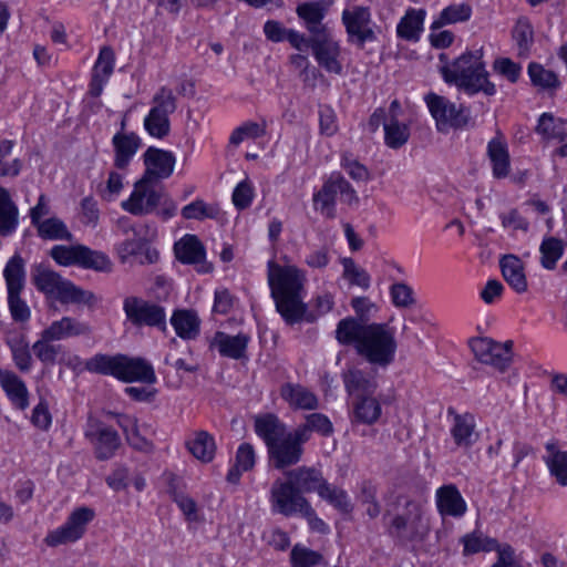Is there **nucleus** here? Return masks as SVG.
<instances>
[{
	"instance_id": "45",
	"label": "nucleus",
	"mask_w": 567,
	"mask_h": 567,
	"mask_svg": "<svg viewBox=\"0 0 567 567\" xmlns=\"http://www.w3.org/2000/svg\"><path fill=\"white\" fill-rule=\"evenodd\" d=\"M564 241L556 237H545L539 246L540 265L547 270H554L564 254Z\"/></svg>"
},
{
	"instance_id": "51",
	"label": "nucleus",
	"mask_w": 567,
	"mask_h": 567,
	"mask_svg": "<svg viewBox=\"0 0 567 567\" xmlns=\"http://www.w3.org/2000/svg\"><path fill=\"white\" fill-rule=\"evenodd\" d=\"M357 499L365 507V513L371 519L380 515L381 505L377 499V487L371 482H362Z\"/></svg>"
},
{
	"instance_id": "3",
	"label": "nucleus",
	"mask_w": 567,
	"mask_h": 567,
	"mask_svg": "<svg viewBox=\"0 0 567 567\" xmlns=\"http://www.w3.org/2000/svg\"><path fill=\"white\" fill-rule=\"evenodd\" d=\"M482 58V49L463 53L452 64L441 68L443 79L470 94L484 92L486 95H494L496 89L487 79L488 73Z\"/></svg>"
},
{
	"instance_id": "32",
	"label": "nucleus",
	"mask_w": 567,
	"mask_h": 567,
	"mask_svg": "<svg viewBox=\"0 0 567 567\" xmlns=\"http://www.w3.org/2000/svg\"><path fill=\"white\" fill-rule=\"evenodd\" d=\"M451 435L457 447L470 449L477 440L478 434L475 431V420L470 413L455 414Z\"/></svg>"
},
{
	"instance_id": "30",
	"label": "nucleus",
	"mask_w": 567,
	"mask_h": 567,
	"mask_svg": "<svg viewBox=\"0 0 567 567\" xmlns=\"http://www.w3.org/2000/svg\"><path fill=\"white\" fill-rule=\"evenodd\" d=\"M0 385L17 409L25 410L28 408V389L24 382L14 372L0 370Z\"/></svg>"
},
{
	"instance_id": "43",
	"label": "nucleus",
	"mask_w": 567,
	"mask_h": 567,
	"mask_svg": "<svg viewBox=\"0 0 567 567\" xmlns=\"http://www.w3.org/2000/svg\"><path fill=\"white\" fill-rule=\"evenodd\" d=\"M255 451L249 443L239 445L236 453L235 465L227 474V481L231 484H237L240 480L241 473L250 471L255 465Z\"/></svg>"
},
{
	"instance_id": "64",
	"label": "nucleus",
	"mask_w": 567,
	"mask_h": 567,
	"mask_svg": "<svg viewBox=\"0 0 567 567\" xmlns=\"http://www.w3.org/2000/svg\"><path fill=\"white\" fill-rule=\"evenodd\" d=\"M254 198V187L249 179L240 182L233 192V203L237 209H246Z\"/></svg>"
},
{
	"instance_id": "39",
	"label": "nucleus",
	"mask_w": 567,
	"mask_h": 567,
	"mask_svg": "<svg viewBox=\"0 0 567 567\" xmlns=\"http://www.w3.org/2000/svg\"><path fill=\"white\" fill-rule=\"evenodd\" d=\"M381 404L372 395H363L357 398L353 404L354 420L362 424H373L381 416Z\"/></svg>"
},
{
	"instance_id": "56",
	"label": "nucleus",
	"mask_w": 567,
	"mask_h": 567,
	"mask_svg": "<svg viewBox=\"0 0 567 567\" xmlns=\"http://www.w3.org/2000/svg\"><path fill=\"white\" fill-rule=\"evenodd\" d=\"M464 545L463 554L473 555L480 551H488L496 548L497 543L483 536L482 533L473 532L462 537Z\"/></svg>"
},
{
	"instance_id": "21",
	"label": "nucleus",
	"mask_w": 567,
	"mask_h": 567,
	"mask_svg": "<svg viewBox=\"0 0 567 567\" xmlns=\"http://www.w3.org/2000/svg\"><path fill=\"white\" fill-rule=\"evenodd\" d=\"M342 381L347 393L355 398L373 395L378 388L375 378L358 367H349L343 371Z\"/></svg>"
},
{
	"instance_id": "41",
	"label": "nucleus",
	"mask_w": 567,
	"mask_h": 567,
	"mask_svg": "<svg viewBox=\"0 0 567 567\" xmlns=\"http://www.w3.org/2000/svg\"><path fill=\"white\" fill-rule=\"evenodd\" d=\"M35 229L38 236L43 240L71 241L73 239V235L65 223L55 216L45 218Z\"/></svg>"
},
{
	"instance_id": "54",
	"label": "nucleus",
	"mask_w": 567,
	"mask_h": 567,
	"mask_svg": "<svg viewBox=\"0 0 567 567\" xmlns=\"http://www.w3.org/2000/svg\"><path fill=\"white\" fill-rule=\"evenodd\" d=\"M219 215L218 205L206 204L202 199H196L193 203L186 205L182 209V216L185 219H205V218H217Z\"/></svg>"
},
{
	"instance_id": "14",
	"label": "nucleus",
	"mask_w": 567,
	"mask_h": 567,
	"mask_svg": "<svg viewBox=\"0 0 567 567\" xmlns=\"http://www.w3.org/2000/svg\"><path fill=\"white\" fill-rule=\"evenodd\" d=\"M165 196L161 187L154 183L141 178L134 185L130 197L122 202L121 206L127 213L135 216H143L153 213Z\"/></svg>"
},
{
	"instance_id": "60",
	"label": "nucleus",
	"mask_w": 567,
	"mask_h": 567,
	"mask_svg": "<svg viewBox=\"0 0 567 567\" xmlns=\"http://www.w3.org/2000/svg\"><path fill=\"white\" fill-rule=\"evenodd\" d=\"M292 567H316L323 561L318 551L296 545L290 553Z\"/></svg>"
},
{
	"instance_id": "1",
	"label": "nucleus",
	"mask_w": 567,
	"mask_h": 567,
	"mask_svg": "<svg viewBox=\"0 0 567 567\" xmlns=\"http://www.w3.org/2000/svg\"><path fill=\"white\" fill-rule=\"evenodd\" d=\"M336 339L342 346H353L355 352L370 364L385 368L395 358V330L388 323H361L354 318L340 320Z\"/></svg>"
},
{
	"instance_id": "2",
	"label": "nucleus",
	"mask_w": 567,
	"mask_h": 567,
	"mask_svg": "<svg viewBox=\"0 0 567 567\" xmlns=\"http://www.w3.org/2000/svg\"><path fill=\"white\" fill-rule=\"evenodd\" d=\"M305 275L295 266H280L268 262V284L276 309L286 323L300 322L306 315L307 305L302 301Z\"/></svg>"
},
{
	"instance_id": "61",
	"label": "nucleus",
	"mask_w": 567,
	"mask_h": 567,
	"mask_svg": "<svg viewBox=\"0 0 567 567\" xmlns=\"http://www.w3.org/2000/svg\"><path fill=\"white\" fill-rule=\"evenodd\" d=\"M471 17V8L467 4H453L445 8L440 16V19L433 22L432 28H440L446 23H455L466 21Z\"/></svg>"
},
{
	"instance_id": "15",
	"label": "nucleus",
	"mask_w": 567,
	"mask_h": 567,
	"mask_svg": "<svg viewBox=\"0 0 567 567\" xmlns=\"http://www.w3.org/2000/svg\"><path fill=\"white\" fill-rule=\"evenodd\" d=\"M269 499L272 512L287 517L299 514L308 503L288 480L280 478L272 483Z\"/></svg>"
},
{
	"instance_id": "26",
	"label": "nucleus",
	"mask_w": 567,
	"mask_h": 567,
	"mask_svg": "<svg viewBox=\"0 0 567 567\" xmlns=\"http://www.w3.org/2000/svg\"><path fill=\"white\" fill-rule=\"evenodd\" d=\"M287 480L296 489L303 495L305 493L317 492L322 489L326 480L322 473L315 467L301 466L286 473Z\"/></svg>"
},
{
	"instance_id": "44",
	"label": "nucleus",
	"mask_w": 567,
	"mask_h": 567,
	"mask_svg": "<svg viewBox=\"0 0 567 567\" xmlns=\"http://www.w3.org/2000/svg\"><path fill=\"white\" fill-rule=\"evenodd\" d=\"M536 131L547 140L565 141L567 137V121L544 113L538 120Z\"/></svg>"
},
{
	"instance_id": "35",
	"label": "nucleus",
	"mask_w": 567,
	"mask_h": 567,
	"mask_svg": "<svg viewBox=\"0 0 567 567\" xmlns=\"http://www.w3.org/2000/svg\"><path fill=\"white\" fill-rule=\"evenodd\" d=\"M487 155L492 163L493 176L504 178L509 174V154L502 137L492 138L487 145Z\"/></svg>"
},
{
	"instance_id": "29",
	"label": "nucleus",
	"mask_w": 567,
	"mask_h": 567,
	"mask_svg": "<svg viewBox=\"0 0 567 567\" xmlns=\"http://www.w3.org/2000/svg\"><path fill=\"white\" fill-rule=\"evenodd\" d=\"M255 431L265 441L268 450L289 433L286 425L271 413L255 419Z\"/></svg>"
},
{
	"instance_id": "12",
	"label": "nucleus",
	"mask_w": 567,
	"mask_h": 567,
	"mask_svg": "<svg viewBox=\"0 0 567 567\" xmlns=\"http://www.w3.org/2000/svg\"><path fill=\"white\" fill-rule=\"evenodd\" d=\"M127 320L135 327H156L166 331L165 308L138 297H127L123 302Z\"/></svg>"
},
{
	"instance_id": "17",
	"label": "nucleus",
	"mask_w": 567,
	"mask_h": 567,
	"mask_svg": "<svg viewBox=\"0 0 567 567\" xmlns=\"http://www.w3.org/2000/svg\"><path fill=\"white\" fill-rule=\"evenodd\" d=\"M85 437L94 445L95 457L100 461L113 457L121 445L115 430L94 420L89 421Z\"/></svg>"
},
{
	"instance_id": "50",
	"label": "nucleus",
	"mask_w": 567,
	"mask_h": 567,
	"mask_svg": "<svg viewBox=\"0 0 567 567\" xmlns=\"http://www.w3.org/2000/svg\"><path fill=\"white\" fill-rule=\"evenodd\" d=\"M389 292L391 301L395 308L410 309L416 305L413 288L403 281L392 284Z\"/></svg>"
},
{
	"instance_id": "19",
	"label": "nucleus",
	"mask_w": 567,
	"mask_h": 567,
	"mask_svg": "<svg viewBox=\"0 0 567 567\" xmlns=\"http://www.w3.org/2000/svg\"><path fill=\"white\" fill-rule=\"evenodd\" d=\"M175 156L172 152L148 147L144 153L145 173L142 178L151 183L168 178L175 166Z\"/></svg>"
},
{
	"instance_id": "18",
	"label": "nucleus",
	"mask_w": 567,
	"mask_h": 567,
	"mask_svg": "<svg viewBox=\"0 0 567 567\" xmlns=\"http://www.w3.org/2000/svg\"><path fill=\"white\" fill-rule=\"evenodd\" d=\"M309 43L320 66L329 73L341 74L342 64L339 60L341 53L340 45L331 38L329 32L312 37L309 39Z\"/></svg>"
},
{
	"instance_id": "16",
	"label": "nucleus",
	"mask_w": 567,
	"mask_h": 567,
	"mask_svg": "<svg viewBox=\"0 0 567 567\" xmlns=\"http://www.w3.org/2000/svg\"><path fill=\"white\" fill-rule=\"evenodd\" d=\"M306 442V432L301 431L298 433L295 430L268 450L269 458L274 463L275 468L284 470L299 463L303 453L302 445Z\"/></svg>"
},
{
	"instance_id": "23",
	"label": "nucleus",
	"mask_w": 567,
	"mask_h": 567,
	"mask_svg": "<svg viewBox=\"0 0 567 567\" xmlns=\"http://www.w3.org/2000/svg\"><path fill=\"white\" fill-rule=\"evenodd\" d=\"M114 166L125 169L141 147V138L133 132H117L113 138Z\"/></svg>"
},
{
	"instance_id": "20",
	"label": "nucleus",
	"mask_w": 567,
	"mask_h": 567,
	"mask_svg": "<svg viewBox=\"0 0 567 567\" xmlns=\"http://www.w3.org/2000/svg\"><path fill=\"white\" fill-rule=\"evenodd\" d=\"M176 258L188 265H194L198 272L207 274L213 270L212 264L206 261L203 244L195 235H186L174 246Z\"/></svg>"
},
{
	"instance_id": "57",
	"label": "nucleus",
	"mask_w": 567,
	"mask_h": 567,
	"mask_svg": "<svg viewBox=\"0 0 567 567\" xmlns=\"http://www.w3.org/2000/svg\"><path fill=\"white\" fill-rule=\"evenodd\" d=\"M528 74L536 86L543 89H556L559 86L557 75L538 63L533 62L528 65Z\"/></svg>"
},
{
	"instance_id": "10",
	"label": "nucleus",
	"mask_w": 567,
	"mask_h": 567,
	"mask_svg": "<svg viewBox=\"0 0 567 567\" xmlns=\"http://www.w3.org/2000/svg\"><path fill=\"white\" fill-rule=\"evenodd\" d=\"M386 532L402 543L422 540L427 534V527L422 522V512L419 505L408 502L405 512L392 517Z\"/></svg>"
},
{
	"instance_id": "9",
	"label": "nucleus",
	"mask_w": 567,
	"mask_h": 567,
	"mask_svg": "<svg viewBox=\"0 0 567 567\" xmlns=\"http://www.w3.org/2000/svg\"><path fill=\"white\" fill-rule=\"evenodd\" d=\"M513 341L497 342L491 338H474L470 347L476 360L491 365L499 372H505L513 361Z\"/></svg>"
},
{
	"instance_id": "27",
	"label": "nucleus",
	"mask_w": 567,
	"mask_h": 567,
	"mask_svg": "<svg viewBox=\"0 0 567 567\" xmlns=\"http://www.w3.org/2000/svg\"><path fill=\"white\" fill-rule=\"evenodd\" d=\"M249 340V336L241 332L230 336L218 331L215 333L212 344L218 349L220 355L239 360L246 357Z\"/></svg>"
},
{
	"instance_id": "59",
	"label": "nucleus",
	"mask_w": 567,
	"mask_h": 567,
	"mask_svg": "<svg viewBox=\"0 0 567 567\" xmlns=\"http://www.w3.org/2000/svg\"><path fill=\"white\" fill-rule=\"evenodd\" d=\"M266 134V123L246 122L238 126L230 135V144L238 146L246 138H258Z\"/></svg>"
},
{
	"instance_id": "31",
	"label": "nucleus",
	"mask_w": 567,
	"mask_h": 567,
	"mask_svg": "<svg viewBox=\"0 0 567 567\" xmlns=\"http://www.w3.org/2000/svg\"><path fill=\"white\" fill-rule=\"evenodd\" d=\"M280 395L293 409L316 410L319 406L316 394L298 383H285Z\"/></svg>"
},
{
	"instance_id": "13",
	"label": "nucleus",
	"mask_w": 567,
	"mask_h": 567,
	"mask_svg": "<svg viewBox=\"0 0 567 567\" xmlns=\"http://www.w3.org/2000/svg\"><path fill=\"white\" fill-rule=\"evenodd\" d=\"M346 28L348 41L363 49L365 42L377 40L375 32L371 28V12L368 7L353 6L343 10L341 17Z\"/></svg>"
},
{
	"instance_id": "62",
	"label": "nucleus",
	"mask_w": 567,
	"mask_h": 567,
	"mask_svg": "<svg viewBox=\"0 0 567 567\" xmlns=\"http://www.w3.org/2000/svg\"><path fill=\"white\" fill-rule=\"evenodd\" d=\"M12 146L11 141L4 140L0 142V176H17L21 171L22 163L20 159L16 158L10 163L3 161L11 154Z\"/></svg>"
},
{
	"instance_id": "58",
	"label": "nucleus",
	"mask_w": 567,
	"mask_h": 567,
	"mask_svg": "<svg viewBox=\"0 0 567 567\" xmlns=\"http://www.w3.org/2000/svg\"><path fill=\"white\" fill-rule=\"evenodd\" d=\"M22 290L8 292V307L14 322L24 323L31 318V310L28 303L21 298Z\"/></svg>"
},
{
	"instance_id": "36",
	"label": "nucleus",
	"mask_w": 567,
	"mask_h": 567,
	"mask_svg": "<svg viewBox=\"0 0 567 567\" xmlns=\"http://www.w3.org/2000/svg\"><path fill=\"white\" fill-rule=\"evenodd\" d=\"M19 224V210L9 192L0 187V237L12 235Z\"/></svg>"
},
{
	"instance_id": "24",
	"label": "nucleus",
	"mask_w": 567,
	"mask_h": 567,
	"mask_svg": "<svg viewBox=\"0 0 567 567\" xmlns=\"http://www.w3.org/2000/svg\"><path fill=\"white\" fill-rule=\"evenodd\" d=\"M333 0H320L306 2L297 7V14L306 22L307 29L317 37L320 33H328L327 28L321 23Z\"/></svg>"
},
{
	"instance_id": "5",
	"label": "nucleus",
	"mask_w": 567,
	"mask_h": 567,
	"mask_svg": "<svg viewBox=\"0 0 567 567\" xmlns=\"http://www.w3.org/2000/svg\"><path fill=\"white\" fill-rule=\"evenodd\" d=\"M32 281L40 292L64 305H93L96 301L93 292L75 286L72 281L64 279L60 274L43 265H38L34 268Z\"/></svg>"
},
{
	"instance_id": "48",
	"label": "nucleus",
	"mask_w": 567,
	"mask_h": 567,
	"mask_svg": "<svg viewBox=\"0 0 567 567\" xmlns=\"http://www.w3.org/2000/svg\"><path fill=\"white\" fill-rule=\"evenodd\" d=\"M297 432H306L307 442L311 437L312 432H317L322 436H329L333 432V425L329 417L322 413H311L306 416V422L299 425Z\"/></svg>"
},
{
	"instance_id": "25",
	"label": "nucleus",
	"mask_w": 567,
	"mask_h": 567,
	"mask_svg": "<svg viewBox=\"0 0 567 567\" xmlns=\"http://www.w3.org/2000/svg\"><path fill=\"white\" fill-rule=\"evenodd\" d=\"M502 276L507 285L517 293L528 290L524 262L515 255H505L499 259Z\"/></svg>"
},
{
	"instance_id": "4",
	"label": "nucleus",
	"mask_w": 567,
	"mask_h": 567,
	"mask_svg": "<svg viewBox=\"0 0 567 567\" xmlns=\"http://www.w3.org/2000/svg\"><path fill=\"white\" fill-rule=\"evenodd\" d=\"M89 372L113 375L123 382H143L153 384L156 375L153 367L142 358H128L123 354H95L85 362Z\"/></svg>"
},
{
	"instance_id": "8",
	"label": "nucleus",
	"mask_w": 567,
	"mask_h": 567,
	"mask_svg": "<svg viewBox=\"0 0 567 567\" xmlns=\"http://www.w3.org/2000/svg\"><path fill=\"white\" fill-rule=\"evenodd\" d=\"M425 101L439 132L446 133L451 128H463L468 124L470 111L467 109L457 107L446 97L434 93L427 94Z\"/></svg>"
},
{
	"instance_id": "22",
	"label": "nucleus",
	"mask_w": 567,
	"mask_h": 567,
	"mask_svg": "<svg viewBox=\"0 0 567 567\" xmlns=\"http://www.w3.org/2000/svg\"><path fill=\"white\" fill-rule=\"evenodd\" d=\"M436 505L442 516L462 517L467 509L466 502L453 484L443 485L436 491Z\"/></svg>"
},
{
	"instance_id": "33",
	"label": "nucleus",
	"mask_w": 567,
	"mask_h": 567,
	"mask_svg": "<svg viewBox=\"0 0 567 567\" xmlns=\"http://www.w3.org/2000/svg\"><path fill=\"white\" fill-rule=\"evenodd\" d=\"M337 173H332L323 183L319 192L313 195L316 208L327 218L336 217V198L339 195L337 188Z\"/></svg>"
},
{
	"instance_id": "49",
	"label": "nucleus",
	"mask_w": 567,
	"mask_h": 567,
	"mask_svg": "<svg viewBox=\"0 0 567 567\" xmlns=\"http://www.w3.org/2000/svg\"><path fill=\"white\" fill-rule=\"evenodd\" d=\"M53 341H56L54 338H51L47 334V330L41 332V338L33 343L32 350L35 357L45 364H54L58 354L60 353L62 347L60 344H52Z\"/></svg>"
},
{
	"instance_id": "47",
	"label": "nucleus",
	"mask_w": 567,
	"mask_h": 567,
	"mask_svg": "<svg viewBox=\"0 0 567 567\" xmlns=\"http://www.w3.org/2000/svg\"><path fill=\"white\" fill-rule=\"evenodd\" d=\"M319 496L342 514H350L353 509L347 492L340 487L329 484L327 481L322 489L319 491Z\"/></svg>"
},
{
	"instance_id": "63",
	"label": "nucleus",
	"mask_w": 567,
	"mask_h": 567,
	"mask_svg": "<svg viewBox=\"0 0 567 567\" xmlns=\"http://www.w3.org/2000/svg\"><path fill=\"white\" fill-rule=\"evenodd\" d=\"M115 54L112 48L103 47L100 51L99 58L93 69V75L107 79L111 76L114 70Z\"/></svg>"
},
{
	"instance_id": "34",
	"label": "nucleus",
	"mask_w": 567,
	"mask_h": 567,
	"mask_svg": "<svg viewBox=\"0 0 567 567\" xmlns=\"http://www.w3.org/2000/svg\"><path fill=\"white\" fill-rule=\"evenodd\" d=\"M547 454L544 461L549 470L550 475L560 486H567V451H563L555 442L546 444Z\"/></svg>"
},
{
	"instance_id": "38",
	"label": "nucleus",
	"mask_w": 567,
	"mask_h": 567,
	"mask_svg": "<svg viewBox=\"0 0 567 567\" xmlns=\"http://www.w3.org/2000/svg\"><path fill=\"white\" fill-rule=\"evenodd\" d=\"M186 445L192 455L203 463H209L215 456V440L206 431L195 432L194 437L187 441Z\"/></svg>"
},
{
	"instance_id": "28",
	"label": "nucleus",
	"mask_w": 567,
	"mask_h": 567,
	"mask_svg": "<svg viewBox=\"0 0 567 567\" xmlns=\"http://www.w3.org/2000/svg\"><path fill=\"white\" fill-rule=\"evenodd\" d=\"M44 330H47L48 336L56 341L81 336L86 337L92 333V327L87 322L80 321L73 317H63L60 320H55Z\"/></svg>"
},
{
	"instance_id": "40",
	"label": "nucleus",
	"mask_w": 567,
	"mask_h": 567,
	"mask_svg": "<svg viewBox=\"0 0 567 567\" xmlns=\"http://www.w3.org/2000/svg\"><path fill=\"white\" fill-rule=\"evenodd\" d=\"M424 17L423 10L409 9L396 27L398 35L404 40L416 41L422 31Z\"/></svg>"
},
{
	"instance_id": "37",
	"label": "nucleus",
	"mask_w": 567,
	"mask_h": 567,
	"mask_svg": "<svg viewBox=\"0 0 567 567\" xmlns=\"http://www.w3.org/2000/svg\"><path fill=\"white\" fill-rule=\"evenodd\" d=\"M171 323L176 331V334L185 340H194L199 334L200 320L196 312L192 310H176L174 311Z\"/></svg>"
},
{
	"instance_id": "46",
	"label": "nucleus",
	"mask_w": 567,
	"mask_h": 567,
	"mask_svg": "<svg viewBox=\"0 0 567 567\" xmlns=\"http://www.w3.org/2000/svg\"><path fill=\"white\" fill-rule=\"evenodd\" d=\"M409 126L399 122L394 116H391L388 123H384V141L390 148L402 147L409 141Z\"/></svg>"
},
{
	"instance_id": "11",
	"label": "nucleus",
	"mask_w": 567,
	"mask_h": 567,
	"mask_svg": "<svg viewBox=\"0 0 567 567\" xmlns=\"http://www.w3.org/2000/svg\"><path fill=\"white\" fill-rule=\"evenodd\" d=\"M94 517L95 512L90 507L81 506L75 508L62 526L47 535L44 538L45 544L50 547H56L79 540L83 537L87 525Z\"/></svg>"
},
{
	"instance_id": "42",
	"label": "nucleus",
	"mask_w": 567,
	"mask_h": 567,
	"mask_svg": "<svg viewBox=\"0 0 567 567\" xmlns=\"http://www.w3.org/2000/svg\"><path fill=\"white\" fill-rule=\"evenodd\" d=\"M3 277L6 279L8 292L24 289V260L19 254L13 255L9 259L3 270Z\"/></svg>"
},
{
	"instance_id": "6",
	"label": "nucleus",
	"mask_w": 567,
	"mask_h": 567,
	"mask_svg": "<svg viewBox=\"0 0 567 567\" xmlns=\"http://www.w3.org/2000/svg\"><path fill=\"white\" fill-rule=\"evenodd\" d=\"M177 109L173 91L162 86L152 99V107L144 118V128L156 138H164L171 132L169 115Z\"/></svg>"
},
{
	"instance_id": "53",
	"label": "nucleus",
	"mask_w": 567,
	"mask_h": 567,
	"mask_svg": "<svg viewBox=\"0 0 567 567\" xmlns=\"http://www.w3.org/2000/svg\"><path fill=\"white\" fill-rule=\"evenodd\" d=\"M8 344L11 349L13 361L21 372H28L32 365V357L29 344L23 337L10 339Z\"/></svg>"
},
{
	"instance_id": "52",
	"label": "nucleus",
	"mask_w": 567,
	"mask_h": 567,
	"mask_svg": "<svg viewBox=\"0 0 567 567\" xmlns=\"http://www.w3.org/2000/svg\"><path fill=\"white\" fill-rule=\"evenodd\" d=\"M513 38L517 43L519 54H527L534 43V29L530 21L522 17L513 29Z\"/></svg>"
},
{
	"instance_id": "7",
	"label": "nucleus",
	"mask_w": 567,
	"mask_h": 567,
	"mask_svg": "<svg viewBox=\"0 0 567 567\" xmlns=\"http://www.w3.org/2000/svg\"><path fill=\"white\" fill-rule=\"evenodd\" d=\"M50 257L56 264L64 267L76 265L97 271H107L111 269V260L105 254L92 250L83 245L53 246L50 250Z\"/></svg>"
},
{
	"instance_id": "55",
	"label": "nucleus",
	"mask_w": 567,
	"mask_h": 567,
	"mask_svg": "<svg viewBox=\"0 0 567 567\" xmlns=\"http://www.w3.org/2000/svg\"><path fill=\"white\" fill-rule=\"evenodd\" d=\"M342 266L344 279H347L351 285L359 286L364 290L369 289L371 278L367 270L359 267L352 258H343Z\"/></svg>"
}]
</instances>
